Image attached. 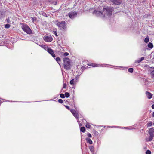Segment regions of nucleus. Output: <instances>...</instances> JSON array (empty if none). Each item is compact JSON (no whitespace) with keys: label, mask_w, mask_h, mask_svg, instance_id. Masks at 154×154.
<instances>
[{"label":"nucleus","mask_w":154,"mask_h":154,"mask_svg":"<svg viewBox=\"0 0 154 154\" xmlns=\"http://www.w3.org/2000/svg\"><path fill=\"white\" fill-rule=\"evenodd\" d=\"M114 8L111 7H107L106 8H103V12L105 17H110L112 14V11Z\"/></svg>","instance_id":"obj_1"},{"label":"nucleus","mask_w":154,"mask_h":154,"mask_svg":"<svg viewBox=\"0 0 154 154\" xmlns=\"http://www.w3.org/2000/svg\"><path fill=\"white\" fill-rule=\"evenodd\" d=\"M64 64L63 67L66 70H70L71 65L69 59L67 57L63 58V59Z\"/></svg>","instance_id":"obj_2"},{"label":"nucleus","mask_w":154,"mask_h":154,"mask_svg":"<svg viewBox=\"0 0 154 154\" xmlns=\"http://www.w3.org/2000/svg\"><path fill=\"white\" fill-rule=\"evenodd\" d=\"M22 28L24 31L28 34H30L32 33V31L30 28L26 24H23L22 25Z\"/></svg>","instance_id":"obj_3"},{"label":"nucleus","mask_w":154,"mask_h":154,"mask_svg":"<svg viewBox=\"0 0 154 154\" xmlns=\"http://www.w3.org/2000/svg\"><path fill=\"white\" fill-rule=\"evenodd\" d=\"M154 128H151L149 129V141H151L153 139L154 137Z\"/></svg>","instance_id":"obj_4"},{"label":"nucleus","mask_w":154,"mask_h":154,"mask_svg":"<svg viewBox=\"0 0 154 154\" xmlns=\"http://www.w3.org/2000/svg\"><path fill=\"white\" fill-rule=\"evenodd\" d=\"M93 14L97 16H100L102 18H104V15H103V12H101L100 11H94Z\"/></svg>","instance_id":"obj_5"},{"label":"nucleus","mask_w":154,"mask_h":154,"mask_svg":"<svg viewBox=\"0 0 154 154\" xmlns=\"http://www.w3.org/2000/svg\"><path fill=\"white\" fill-rule=\"evenodd\" d=\"M66 22L64 21H61L58 22L57 25L59 27L60 29H64L66 26Z\"/></svg>","instance_id":"obj_6"},{"label":"nucleus","mask_w":154,"mask_h":154,"mask_svg":"<svg viewBox=\"0 0 154 154\" xmlns=\"http://www.w3.org/2000/svg\"><path fill=\"white\" fill-rule=\"evenodd\" d=\"M43 39L45 41L48 42H50L53 40L52 37L50 35L45 36Z\"/></svg>","instance_id":"obj_7"},{"label":"nucleus","mask_w":154,"mask_h":154,"mask_svg":"<svg viewBox=\"0 0 154 154\" xmlns=\"http://www.w3.org/2000/svg\"><path fill=\"white\" fill-rule=\"evenodd\" d=\"M68 15L70 18L73 19L77 16V14L76 12L72 11L68 14Z\"/></svg>","instance_id":"obj_8"},{"label":"nucleus","mask_w":154,"mask_h":154,"mask_svg":"<svg viewBox=\"0 0 154 154\" xmlns=\"http://www.w3.org/2000/svg\"><path fill=\"white\" fill-rule=\"evenodd\" d=\"M113 4L116 5H119L122 3L121 0H110Z\"/></svg>","instance_id":"obj_9"},{"label":"nucleus","mask_w":154,"mask_h":154,"mask_svg":"<svg viewBox=\"0 0 154 154\" xmlns=\"http://www.w3.org/2000/svg\"><path fill=\"white\" fill-rule=\"evenodd\" d=\"M88 65L89 66H91L93 67H99V66H102L103 65L101 64V65H100L99 64H95L94 63H91L90 64H88Z\"/></svg>","instance_id":"obj_10"},{"label":"nucleus","mask_w":154,"mask_h":154,"mask_svg":"<svg viewBox=\"0 0 154 154\" xmlns=\"http://www.w3.org/2000/svg\"><path fill=\"white\" fill-rule=\"evenodd\" d=\"M146 94L148 99H150L152 98V95L148 91H146Z\"/></svg>","instance_id":"obj_11"},{"label":"nucleus","mask_w":154,"mask_h":154,"mask_svg":"<svg viewBox=\"0 0 154 154\" xmlns=\"http://www.w3.org/2000/svg\"><path fill=\"white\" fill-rule=\"evenodd\" d=\"M47 51L51 55L54 53L53 50L50 48H48Z\"/></svg>","instance_id":"obj_12"},{"label":"nucleus","mask_w":154,"mask_h":154,"mask_svg":"<svg viewBox=\"0 0 154 154\" xmlns=\"http://www.w3.org/2000/svg\"><path fill=\"white\" fill-rule=\"evenodd\" d=\"M86 140L87 143H89L90 144H91L92 143V141L91 140L88 138H86Z\"/></svg>","instance_id":"obj_13"},{"label":"nucleus","mask_w":154,"mask_h":154,"mask_svg":"<svg viewBox=\"0 0 154 154\" xmlns=\"http://www.w3.org/2000/svg\"><path fill=\"white\" fill-rule=\"evenodd\" d=\"M89 149L92 152H93L94 151V147L93 146H90L89 147Z\"/></svg>","instance_id":"obj_14"},{"label":"nucleus","mask_w":154,"mask_h":154,"mask_svg":"<svg viewBox=\"0 0 154 154\" xmlns=\"http://www.w3.org/2000/svg\"><path fill=\"white\" fill-rule=\"evenodd\" d=\"M73 115L77 120H79V115L77 112L74 113Z\"/></svg>","instance_id":"obj_15"},{"label":"nucleus","mask_w":154,"mask_h":154,"mask_svg":"<svg viewBox=\"0 0 154 154\" xmlns=\"http://www.w3.org/2000/svg\"><path fill=\"white\" fill-rule=\"evenodd\" d=\"M148 47L150 49H152L153 47L152 44L150 42H149L148 45Z\"/></svg>","instance_id":"obj_16"},{"label":"nucleus","mask_w":154,"mask_h":154,"mask_svg":"<svg viewBox=\"0 0 154 154\" xmlns=\"http://www.w3.org/2000/svg\"><path fill=\"white\" fill-rule=\"evenodd\" d=\"M80 131L82 132H85V129L84 127H82L80 128Z\"/></svg>","instance_id":"obj_17"},{"label":"nucleus","mask_w":154,"mask_h":154,"mask_svg":"<svg viewBox=\"0 0 154 154\" xmlns=\"http://www.w3.org/2000/svg\"><path fill=\"white\" fill-rule=\"evenodd\" d=\"M144 59V57H142L140 58L139 59L137 60V62L138 63H139L140 62H141Z\"/></svg>","instance_id":"obj_18"},{"label":"nucleus","mask_w":154,"mask_h":154,"mask_svg":"<svg viewBox=\"0 0 154 154\" xmlns=\"http://www.w3.org/2000/svg\"><path fill=\"white\" fill-rule=\"evenodd\" d=\"M55 60H56L57 62V63L59 64V65L60 66V64L59 63V62H60L61 61L60 58L59 57H57L56 58Z\"/></svg>","instance_id":"obj_19"},{"label":"nucleus","mask_w":154,"mask_h":154,"mask_svg":"<svg viewBox=\"0 0 154 154\" xmlns=\"http://www.w3.org/2000/svg\"><path fill=\"white\" fill-rule=\"evenodd\" d=\"M65 95L66 97L68 98L69 97L70 94L68 92H66L65 94Z\"/></svg>","instance_id":"obj_20"},{"label":"nucleus","mask_w":154,"mask_h":154,"mask_svg":"<svg viewBox=\"0 0 154 154\" xmlns=\"http://www.w3.org/2000/svg\"><path fill=\"white\" fill-rule=\"evenodd\" d=\"M10 27V25L8 24H7L5 25V27L6 29H8Z\"/></svg>","instance_id":"obj_21"},{"label":"nucleus","mask_w":154,"mask_h":154,"mask_svg":"<svg viewBox=\"0 0 154 154\" xmlns=\"http://www.w3.org/2000/svg\"><path fill=\"white\" fill-rule=\"evenodd\" d=\"M149 39L148 37H146L144 39L145 42L146 43H147L149 42Z\"/></svg>","instance_id":"obj_22"},{"label":"nucleus","mask_w":154,"mask_h":154,"mask_svg":"<svg viewBox=\"0 0 154 154\" xmlns=\"http://www.w3.org/2000/svg\"><path fill=\"white\" fill-rule=\"evenodd\" d=\"M133 69L132 68H130L128 69V71L130 72V73H132L133 72Z\"/></svg>","instance_id":"obj_23"},{"label":"nucleus","mask_w":154,"mask_h":154,"mask_svg":"<svg viewBox=\"0 0 154 154\" xmlns=\"http://www.w3.org/2000/svg\"><path fill=\"white\" fill-rule=\"evenodd\" d=\"M60 97L62 98H64L65 97V96L63 94H61L60 95Z\"/></svg>","instance_id":"obj_24"},{"label":"nucleus","mask_w":154,"mask_h":154,"mask_svg":"<svg viewBox=\"0 0 154 154\" xmlns=\"http://www.w3.org/2000/svg\"><path fill=\"white\" fill-rule=\"evenodd\" d=\"M148 126L150 127L152 125V122H149L147 123Z\"/></svg>","instance_id":"obj_25"},{"label":"nucleus","mask_w":154,"mask_h":154,"mask_svg":"<svg viewBox=\"0 0 154 154\" xmlns=\"http://www.w3.org/2000/svg\"><path fill=\"white\" fill-rule=\"evenodd\" d=\"M86 127L87 128H90L91 127V125L88 123H87L86 125Z\"/></svg>","instance_id":"obj_26"},{"label":"nucleus","mask_w":154,"mask_h":154,"mask_svg":"<svg viewBox=\"0 0 154 154\" xmlns=\"http://www.w3.org/2000/svg\"><path fill=\"white\" fill-rule=\"evenodd\" d=\"M74 79H72L71 80L70 82V83L71 85H72L74 84Z\"/></svg>","instance_id":"obj_27"},{"label":"nucleus","mask_w":154,"mask_h":154,"mask_svg":"<svg viewBox=\"0 0 154 154\" xmlns=\"http://www.w3.org/2000/svg\"><path fill=\"white\" fill-rule=\"evenodd\" d=\"M32 21V22H34L36 20V18L35 17H31Z\"/></svg>","instance_id":"obj_28"},{"label":"nucleus","mask_w":154,"mask_h":154,"mask_svg":"<svg viewBox=\"0 0 154 154\" xmlns=\"http://www.w3.org/2000/svg\"><path fill=\"white\" fill-rule=\"evenodd\" d=\"M43 16H45V17H48L47 16V14L45 13V12H42L41 14Z\"/></svg>","instance_id":"obj_29"},{"label":"nucleus","mask_w":154,"mask_h":154,"mask_svg":"<svg viewBox=\"0 0 154 154\" xmlns=\"http://www.w3.org/2000/svg\"><path fill=\"white\" fill-rule=\"evenodd\" d=\"M71 112L73 115L74 113H76L77 112L74 110H70Z\"/></svg>","instance_id":"obj_30"},{"label":"nucleus","mask_w":154,"mask_h":154,"mask_svg":"<svg viewBox=\"0 0 154 154\" xmlns=\"http://www.w3.org/2000/svg\"><path fill=\"white\" fill-rule=\"evenodd\" d=\"M146 154H151V152L149 150H147L146 152Z\"/></svg>","instance_id":"obj_31"},{"label":"nucleus","mask_w":154,"mask_h":154,"mask_svg":"<svg viewBox=\"0 0 154 154\" xmlns=\"http://www.w3.org/2000/svg\"><path fill=\"white\" fill-rule=\"evenodd\" d=\"M58 101V102L60 103H62L63 102V100L61 99H59Z\"/></svg>","instance_id":"obj_32"},{"label":"nucleus","mask_w":154,"mask_h":154,"mask_svg":"<svg viewBox=\"0 0 154 154\" xmlns=\"http://www.w3.org/2000/svg\"><path fill=\"white\" fill-rule=\"evenodd\" d=\"M69 55V53H68L67 52H65V53H64L63 54V55L64 56H67L68 55Z\"/></svg>","instance_id":"obj_33"},{"label":"nucleus","mask_w":154,"mask_h":154,"mask_svg":"<svg viewBox=\"0 0 154 154\" xmlns=\"http://www.w3.org/2000/svg\"><path fill=\"white\" fill-rule=\"evenodd\" d=\"M87 136L91 138L92 137L91 135L89 133H88Z\"/></svg>","instance_id":"obj_34"},{"label":"nucleus","mask_w":154,"mask_h":154,"mask_svg":"<svg viewBox=\"0 0 154 154\" xmlns=\"http://www.w3.org/2000/svg\"><path fill=\"white\" fill-rule=\"evenodd\" d=\"M66 84H64L63 85V88H66Z\"/></svg>","instance_id":"obj_35"},{"label":"nucleus","mask_w":154,"mask_h":154,"mask_svg":"<svg viewBox=\"0 0 154 154\" xmlns=\"http://www.w3.org/2000/svg\"><path fill=\"white\" fill-rule=\"evenodd\" d=\"M65 107H66V108H67V109H68V110H69L70 109V108H69V106H67V105H65Z\"/></svg>","instance_id":"obj_36"},{"label":"nucleus","mask_w":154,"mask_h":154,"mask_svg":"<svg viewBox=\"0 0 154 154\" xmlns=\"http://www.w3.org/2000/svg\"><path fill=\"white\" fill-rule=\"evenodd\" d=\"M54 32V33L55 35L56 36H58V35H57V32H56V31Z\"/></svg>","instance_id":"obj_37"},{"label":"nucleus","mask_w":154,"mask_h":154,"mask_svg":"<svg viewBox=\"0 0 154 154\" xmlns=\"http://www.w3.org/2000/svg\"><path fill=\"white\" fill-rule=\"evenodd\" d=\"M78 121V122H79V126H82V124H81V123H79L80 122H79V120H78V121Z\"/></svg>","instance_id":"obj_38"},{"label":"nucleus","mask_w":154,"mask_h":154,"mask_svg":"<svg viewBox=\"0 0 154 154\" xmlns=\"http://www.w3.org/2000/svg\"><path fill=\"white\" fill-rule=\"evenodd\" d=\"M51 55L54 57H55V55L54 54V53Z\"/></svg>","instance_id":"obj_39"},{"label":"nucleus","mask_w":154,"mask_h":154,"mask_svg":"<svg viewBox=\"0 0 154 154\" xmlns=\"http://www.w3.org/2000/svg\"><path fill=\"white\" fill-rule=\"evenodd\" d=\"M2 13L0 11V18L2 17Z\"/></svg>","instance_id":"obj_40"},{"label":"nucleus","mask_w":154,"mask_h":154,"mask_svg":"<svg viewBox=\"0 0 154 154\" xmlns=\"http://www.w3.org/2000/svg\"><path fill=\"white\" fill-rule=\"evenodd\" d=\"M152 109H154V104H153L152 106Z\"/></svg>","instance_id":"obj_41"},{"label":"nucleus","mask_w":154,"mask_h":154,"mask_svg":"<svg viewBox=\"0 0 154 154\" xmlns=\"http://www.w3.org/2000/svg\"><path fill=\"white\" fill-rule=\"evenodd\" d=\"M124 128L125 129H130V128L128 127H124Z\"/></svg>","instance_id":"obj_42"},{"label":"nucleus","mask_w":154,"mask_h":154,"mask_svg":"<svg viewBox=\"0 0 154 154\" xmlns=\"http://www.w3.org/2000/svg\"><path fill=\"white\" fill-rule=\"evenodd\" d=\"M152 116L153 117H154V112H153L152 115Z\"/></svg>","instance_id":"obj_43"},{"label":"nucleus","mask_w":154,"mask_h":154,"mask_svg":"<svg viewBox=\"0 0 154 154\" xmlns=\"http://www.w3.org/2000/svg\"><path fill=\"white\" fill-rule=\"evenodd\" d=\"M54 4L56 5L57 4V2H54Z\"/></svg>","instance_id":"obj_44"},{"label":"nucleus","mask_w":154,"mask_h":154,"mask_svg":"<svg viewBox=\"0 0 154 154\" xmlns=\"http://www.w3.org/2000/svg\"><path fill=\"white\" fill-rule=\"evenodd\" d=\"M149 68H152V69H154V67H149Z\"/></svg>","instance_id":"obj_45"},{"label":"nucleus","mask_w":154,"mask_h":154,"mask_svg":"<svg viewBox=\"0 0 154 154\" xmlns=\"http://www.w3.org/2000/svg\"><path fill=\"white\" fill-rule=\"evenodd\" d=\"M79 75H77V76H76V78H79Z\"/></svg>","instance_id":"obj_46"},{"label":"nucleus","mask_w":154,"mask_h":154,"mask_svg":"<svg viewBox=\"0 0 154 154\" xmlns=\"http://www.w3.org/2000/svg\"><path fill=\"white\" fill-rule=\"evenodd\" d=\"M95 132V133H97V131H94Z\"/></svg>","instance_id":"obj_47"}]
</instances>
